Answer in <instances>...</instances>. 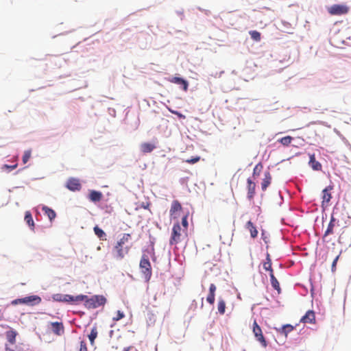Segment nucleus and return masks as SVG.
<instances>
[{"label":"nucleus","mask_w":351,"mask_h":351,"mask_svg":"<svg viewBox=\"0 0 351 351\" xmlns=\"http://www.w3.org/2000/svg\"><path fill=\"white\" fill-rule=\"evenodd\" d=\"M131 234L125 233L122 237L117 242L114 246V250L117 253V257L119 259L124 258L130 250V247H124V244L130 241Z\"/></svg>","instance_id":"f257e3e1"},{"label":"nucleus","mask_w":351,"mask_h":351,"mask_svg":"<svg viewBox=\"0 0 351 351\" xmlns=\"http://www.w3.org/2000/svg\"><path fill=\"white\" fill-rule=\"evenodd\" d=\"M139 268L143 277L146 282H149L152 276V268L148 256L143 254L141 258Z\"/></svg>","instance_id":"f03ea898"},{"label":"nucleus","mask_w":351,"mask_h":351,"mask_svg":"<svg viewBox=\"0 0 351 351\" xmlns=\"http://www.w3.org/2000/svg\"><path fill=\"white\" fill-rule=\"evenodd\" d=\"M339 214H341V215H344L347 217V213L344 210H339V209H336L333 210V213L331 215L330 221L328 223V226L327 227V229L326 230L324 237H327L328 235L332 234L334 233V227L337 225L339 226Z\"/></svg>","instance_id":"7ed1b4c3"},{"label":"nucleus","mask_w":351,"mask_h":351,"mask_svg":"<svg viewBox=\"0 0 351 351\" xmlns=\"http://www.w3.org/2000/svg\"><path fill=\"white\" fill-rule=\"evenodd\" d=\"M106 302V299L104 296L100 295H95L88 298L87 297L85 300L84 306L87 308H97L101 306H104Z\"/></svg>","instance_id":"20e7f679"},{"label":"nucleus","mask_w":351,"mask_h":351,"mask_svg":"<svg viewBox=\"0 0 351 351\" xmlns=\"http://www.w3.org/2000/svg\"><path fill=\"white\" fill-rule=\"evenodd\" d=\"M41 300H41L40 297H39L38 295H34L25 297L23 298H19V299L14 300L12 301L11 304L12 305H18V304H25L27 305L34 306V305L40 304L41 302Z\"/></svg>","instance_id":"39448f33"},{"label":"nucleus","mask_w":351,"mask_h":351,"mask_svg":"<svg viewBox=\"0 0 351 351\" xmlns=\"http://www.w3.org/2000/svg\"><path fill=\"white\" fill-rule=\"evenodd\" d=\"M333 186L329 185L326 187L322 192V207L325 209L330 206V202L332 198L331 191Z\"/></svg>","instance_id":"423d86ee"},{"label":"nucleus","mask_w":351,"mask_h":351,"mask_svg":"<svg viewBox=\"0 0 351 351\" xmlns=\"http://www.w3.org/2000/svg\"><path fill=\"white\" fill-rule=\"evenodd\" d=\"M253 333L256 338V340L261 343L262 346L263 348H266L267 346V343L263 335L261 327L258 326L256 320H254L253 323Z\"/></svg>","instance_id":"0eeeda50"},{"label":"nucleus","mask_w":351,"mask_h":351,"mask_svg":"<svg viewBox=\"0 0 351 351\" xmlns=\"http://www.w3.org/2000/svg\"><path fill=\"white\" fill-rule=\"evenodd\" d=\"M328 10L331 15H342L347 14L349 8L345 5L335 4L330 6Z\"/></svg>","instance_id":"6e6552de"},{"label":"nucleus","mask_w":351,"mask_h":351,"mask_svg":"<svg viewBox=\"0 0 351 351\" xmlns=\"http://www.w3.org/2000/svg\"><path fill=\"white\" fill-rule=\"evenodd\" d=\"M66 186L71 191H79L82 188L79 179L75 178H69Z\"/></svg>","instance_id":"1a4fd4ad"},{"label":"nucleus","mask_w":351,"mask_h":351,"mask_svg":"<svg viewBox=\"0 0 351 351\" xmlns=\"http://www.w3.org/2000/svg\"><path fill=\"white\" fill-rule=\"evenodd\" d=\"M217 287L215 284H210L208 290V294L206 297V301L211 305L214 304L215 300V292Z\"/></svg>","instance_id":"9d476101"},{"label":"nucleus","mask_w":351,"mask_h":351,"mask_svg":"<svg viewBox=\"0 0 351 351\" xmlns=\"http://www.w3.org/2000/svg\"><path fill=\"white\" fill-rule=\"evenodd\" d=\"M315 321V313L313 311H308L306 314L301 318L300 322L304 324H313Z\"/></svg>","instance_id":"9b49d317"},{"label":"nucleus","mask_w":351,"mask_h":351,"mask_svg":"<svg viewBox=\"0 0 351 351\" xmlns=\"http://www.w3.org/2000/svg\"><path fill=\"white\" fill-rule=\"evenodd\" d=\"M247 198L252 200L255 195L256 184L250 179L247 180Z\"/></svg>","instance_id":"f8f14e48"},{"label":"nucleus","mask_w":351,"mask_h":351,"mask_svg":"<svg viewBox=\"0 0 351 351\" xmlns=\"http://www.w3.org/2000/svg\"><path fill=\"white\" fill-rule=\"evenodd\" d=\"M51 326L52 331L56 335H61L64 333V326L62 322H52Z\"/></svg>","instance_id":"ddd939ff"},{"label":"nucleus","mask_w":351,"mask_h":351,"mask_svg":"<svg viewBox=\"0 0 351 351\" xmlns=\"http://www.w3.org/2000/svg\"><path fill=\"white\" fill-rule=\"evenodd\" d=\"M103 194L100 191L92 190L89 193L88 198L93 202H99L101 200Z\"/></svg>","instance_id":"4468645a"},{"label":"nucleus","mask_w":351,"mask_h":351,"mask_svg":"<svg viewBox=\"0 0 351 351\" xmlns=\"http://www.w3.org/2000/svg\"><path fill=\"white\" fill-rule=\"evenodd\" d=\"M271 182V176L269 171L265 172L264 178L261 182V189L265 191L267 188L270 185Z\"/></svg>","instance_id":"2eb2a0df"},{"label":"nucleus","mask_w":351,"mask_h":351,"mask_svg":"<svg viewBox=\"0 0 351 351\" xmlns=\"http://www.w3.org/2000/svg\"><path fill=\"white\" fill-rule=\"evenodd\" d=\"M156 147L155 144L151 143H143L141 145V150L143 154L150 153Z\"/></svg>","instance_id":"dca6fc26"},{"label":"nucleus","mask_w":351,"mask_h":351,"mask_svg":"<svg viewBox=\"0 0 351 351\" xmlns=\"http://www.w3.org/2000/svg\"><path fill=\"white\" fill-rule=\"evenodd\" d=\"M309 165L313 170L319 171L322 169V165L315 160L314 154H310Z\"/></svg>","instance_id":"f3484780"},{"label":"nucleus","mask_w":351,"mask_h":351,"mask_svg":"<svg viewBox=\"0 0 351 351\" xmlns=\"http://www.w3.org/2000/svg\"><path fill=\"white\" fill-rule=\"evenodd\" d=\"M245 228L250 231L252 238L254 239L257 237L258 230H256V228L254 226V223L251 221L247 222L245 225Z\"/></svg>","instance_id":"a211bd4d"},{"label":"nucleus","mask_w":351,"mask_h":351,"mask_svg":"<svg viewBox=\"0 0 351 351\" xmlns=\"http://www.w3.org/2000/svg\"><path fill=\"white\" fill-rule=\"evenodd\" d=\"M269 276L272 287L277 291L278 294H280L281 293V288L279 282L278 281L274 274H270Z\"/></svg>","instance_id":"6ab92c4d"},{"label":"nucleus","mask_w":351,"mask_h":351,"mask_svg":"<svg viewBox=\"0 0 351 351\" xmlns=\"http://www.w3.org/2000/svg\"><path fill=\"white\" fill-rule=\"evenodd\" d=\"M42 210L44 211L45 214L48 217L51 221L56 218V213L53 209L44 206H43Z\"/></svg>","instance_id":"aec40b11"},{"label":"nucleus","mask_w":351,"mask_h":351,"mask_svg":"<svg viewBox=\"0 0 351 351\" xmlns=\"http://www.w3.org/2000/svg\"><path fill=\"white\" fill-rule=\"evenodd\" d=\"M16 335L17 332L15 330H10L6 331V338L8 342V343H16Z\"/></svg>","instance_id":"412c9836"},{"label":"nucleus","mask_w":351,"mask_h":351,"mask_svg":"<svg viewBox=\"0 0 351 351\" xmlns=\"http://www.w3.org/2000/svg\"><path fill=\"white\" fill-rule=\"evenodd\" d=\"M97 335H98L97 327L96 326V325H95L92 328L90 333L88 335V339H89L90 342V344L92 346L94 345V342H95V339L97 337Z\"/></svg>","instance_id":"4be33fe9"},{"label":"nucleus","mask_w":351,"mask_h":351,"mask_svg":"<svg viewBox=\"0 0 351 351\" xmlns=\"http://www.w3.org/2000/svg\"><path fill=\"white\" fill-rule=\"evenodd\" d=\"M25 221L31 228L32 230L34 229V222L29 211H26L25 215Z\"/></svg>","instance_id":"5701e85b"},{"label":"nucleus","mask_w":351,"mask_h":351,"mask_svg":"<svg viewBox=\"0 0 351 351\" xmlns=\"http://www.w3.org/2000/svg\"><path fill=\"white\" fill-rule=\"evenodd\" d=\"M263 268L266 271H269V274H274V271L271 267V261L269 254H267L266 261L263 263Z\"/></svg>","instance_id":"b1692460"},{"label":"nucleus","mask_w":351,"mask_h":351,"mask_svg":"<svg viewBox=\"0 0 351 351\" xmlns=\"http://www.w3.org/2000/svg\"><path fill=\"white\" fill-rule=\"evenodd\" d=\"M217 310L221 315H223L226 311V302L221 298L218 300Z\"/></svg>","instance_id":"393cba45"},{"label":"nucleus","mask_w":351,"mask_h":351,"mask_svg":"<svg viewBox=\"0 0 351 351\" xmlns=\"http://www.w3.org/2000/svg\"><path fill=\"white\" fill-rule=\"evenodd\" d=\"M294 329V327L291 324H286L283 326L280 330L279 332L281 334H284L285 336L290 332H291Z\"/></svg>","instance_id":"a878e982"},{"label":"nucleus","mask_w":351,"mask_h":351,"mask_svg":"<svg viewBox=\"0 0 351 351\" xmlns=\"http://www.w3.org/2000/svg\"><path fill=\"white\" fill-rule=\"evenodd\" d=\"M292 141L293 137H291V136H286L278 140V142H280L282 145L286 147L289 146L291 143Z\"/></svg>","instance_id":"bb28decb"},{"label":"nucleus","mask_w":351,"mask_h":351,"mask_svg":"<svg viewBox=\"0 0 351 351\" xmlns=\"http://www.w3.org/2000/svg\"><path fill=\"white\" fill-rule=\"evenodd\" d=\"M177 85H179L182 90L186 91L189 84L187 81L183 80L182 78L177 77Z\"/></svg>","instance_id":"cd10ccee"},{"label":"nucleus","mask_w":351,"mask_h":351,"mask_svg":"<svg viewBox=\"0 0 351 351\" xmlns=\"http://www.w3.org/2000/svg\"><path fill=\"white\" fill-rule=\"evenodd\" d=\"M95 234L100 239L104 240V238L106 237V233L101 230L100 228H99L97 226L94 227L93 228Z\"/></svg>","instance_id":"c85d7f7f"},{"label":"nucleus","mask_w":351,"mask_h":351,"mask_svg":"<svg viewBox=\"0 0 351 351\" xmlns=\"http://www.w3.org/2000/svg\"><path fill=\"white\" fill-rule=\"evenodd\" d=\"M251 38L252 40L256 41V42H259L261 39V34L260 32H258V31L256 30H252V31H250L249 32Z\"/></svg>","instance_id":"c756f323"},{"label":"nucleus","mask_w":351,"mask_h":351,"mask_svg":"<svg viewBox=\"0 0 351 351\" xmlns=\"http://www.w3.org/2000/svg\"><path fill=\"white\" fill-rule=\"evenodd\" d=\"M263 169V165L261 163H258L254 168L253 176H258Z\"/></svg>","instance_id":"7c9ffc66"},{"label":"nucleus","mask_w":351,"mask_h":351,"mask_svg":"<svg viewBox=\"0 0 351 351\" xmlns=\"http://www.w3.org/2000/svg\"><path fill=\"white\" fill-rule=\"evenodd\" d=\"M5 351H20L18 348L16 343H6L5 344Z\"/></svg>","instance_id":"2f4dec72"},{"label":"nucleus","mask_w":351,"mask_h":351,"mask_svg":"<svg viewBox=\"0 0 351 351\" xmlns=\"http://www.w3.org/2000/svg\"><path fill=\"white\" fill-rule=\"evenodd\" d=\"M31 155H32L31 150H26V151H25L24 154H23V158H22V160H23V164H26L28 162V160L31 158Z\"/></svg>","instance_id":"473e14b6"},{"label":"nucleus","mask_w":351,"mask_h":351,"mask_svg":"<svg viewBox=\"0 0 351 351\" xmlns=\"http://www.w3.org/2000/svg\"><path fill=\"white\" fill-rule=\"evenodd\" d=\"M87 295H79L77 296H73V300H72V302H82L86 300Z\"/></svg>","instance_id":"72a5a7b5"},{"label":"nucleus","mask_w":351,"mask_h":351,"mask_svg":"<svg viewBox=\"0 0 351 351\" xmlns=\"http://www.w3.org/2000/svg\"><path fill=\"white\" fill-rule=\"evenodd\" d=\"M187 217H188L187 215H183L182 217V226L184 228V230H183L184 232L185 230H186L187 228H188Z\"/></svg>","instance_id":"f704fd0d"},{"label":"nucleus","mask_w":351,"mask_h":351,"mask_svg":"<svg viewBox=\"0 0 351 351\" xmlns=\"http://www.w3.org/2000/svg\"><path fill=\"white\" fill-rule=\"evenodd\" d=\"M200 157L198 156H192L191 158L186 160V162L190 164H195L199 161Z\"/></svg>","instance_id":"c9c22d12"},{"label":"nucleus","mask_w":351,"mask_h":351,"mask_svg":"<svg viewBox=\"0 0 351 351\" xmlns=\"http://www.w3.org/2000/svg\"><path fill=\"white\" fill-rule=\"evenodd\" d=\"M17 166H18L17 163H16L15 165H4L2 167V169H6L8 171H10L15 169L17 167Z\"/></svg>","instance_id":"e433bc0d"},{"label":"nucleus","mask_w":351,"mask_h":351,"mask_svg":"<svg viewBox=\"0 0 351 351\" xmlns=\"http://www.w3.org/2000/svg\"><path fill=\"white\" fill-rule=\"evenodd\" d=\"M125 317V315L123 312L121 311H117V316L113 318L114 321H119L121 319H123Z\"/></svg>","instance_id":"4c0bfd02"},{"label":"nucleus","mask_w":351,"mask_h":351,"mask_svg":"<svg viewBox=\"0 0 351 351\" xmlns=\"http://www.w3.org/2000/svg\"><path fill=\"white\" fill-rule=\"evenodd\" d=\"M53 299L55 300V301H58V302H64V300H63V295L62 294H54L53 295Z\"/></svg>","instance_id":"58836bf2"},{"label":"nucleus","mask_w":351,"mask_h":351,"mask_svg":"<svg viewBox=\"0 0 351 351\" xmlns=\"http://www.w3.org/2000/svg\"><path fill=\"white\" fill-rule=\"evenodd\" d=\"M176 239V224H174L172 227V232H171V238L170 241V243H173V241Z\"/></svg>","instance_id":"ea45409f"},{"label":"nucleus","mask_w":351,"mask_h":351,"mask_svg":"<svg viewBox=\"0 0 351 351\" xmlns=\"http://www.w3.org/2000/svg\"><path fill=\"white\" fill-rule=\"evenodd\" d=\"M64 302H72L73 300V296L71 295H63Z\"/></svg>","instance_id":"a19ab883"},{"label":"nucleus","mask_w":351,"mask_h":351,"mask_svg":"<svg viewBox=\"0 0 351 351\" xmlns=\"http://www.w3.org/2000/svg\"><path fill=\"white\" fill-rule=\"evenodd\" d=\"M80 351H88V348L86 343L84 341L80 342Z\"/></svg>","instance_id":"79ce46f5"},{"label":"nucleus","mask_w":351,"mask_h":351,"mask_svg":"<svg viewBox=\"0 0 351 351\" xmlns=\"http://www.w3.org/2000/svg\"><path fill=\"white\" fill-rule=\"evenodd\" d=\"M339 256H337L333 261L332 263V270L334 271L336 269V265H337V261L339 259Z\"/></svg>","instance_id":"37998d69"},{"label":"nucleus","mask_w":351,"mask_h":351,"mask_svg":"<svg viewBox=\"0 0 351 351\" xmlns=\"http://www.w3.org/2000/svg\"><path fill=\"white\" fill-rule=\"evenodd\" d=\"M176 211V201H173L171 204V210H170V212H171V215L172 216L173 215V213Z\"/></svg>","instance_id":"c03bdc74"},{"label":"nucleus","mask_w":351,"mask_h":351,"mask_svg":"<svg viewBox=\"0 0 351 351\" xmlns=\"http://www.w3.org/2000/svg\"><path fill=\"white\" fill-rule=\"evenodd\" d=\"M10 327L8 325L0 324V335H1V332L4 330H8Z\"/></svg>","instance_id":"a18cd8bd"},{"label":"nucleus","mask_w":351,"mask_h":351,"mask_svg":"<svg viewBox=\"0 0 351 351\" xmlns=\"http://www.w3.org/2000/svg\"><path fill=\"white\" fill-rule=\"evenodd\" d=\"M149 206V203H147L146 204H143V207L145 208V209H147L148 207Z\"/></svg>","instance_id":"49530a36"},{"label":"nucleus","mask_w":351,"mask_h":351,"mask_svg":"<svg viewBox=\"0 0 351 351\" xmlns=\"http://www.w3.org/2000/svg\"><path fill=\"white\" fill-rule=\"evenodd\" d=\"M3 312L0 310V321H1V319H3Z\"/></svg>","instance_id":"de8ad7c7"},{"label":"nucleus","mask_w":351,"mask_h":351,"mask_svg":"<svg viewBox=\"0 0 351 351\" xmlns=\"http://www.w3.org/2000/svg\"><path fill=\"white\" fill-rule=\"evenodd\" d=\"M176 208H177V211L178 210V209H181V205L180 204H178V202H177Z\"/></svg>","instance_id":"09e8293b"},{"label":"nucleus","mask_w":351,"mask_h":351,"mask_svg":"<svg viewBox=\"0 0 351 351\" xmlns=\"http://www.w3.org/2000/svg\"><path fill=\"white\" fill-rule=\"evenodd\" d=\"M176 115H177V117H180V118H181V117H184L182 114H181L178 113V112H177V113H176Z\"/></svg>","instance_id":"8fccbe9b"},{"label":"nucleus","mask_w":351,"mask_h":351,"mask_svg":"<svg viewBox=\"0 0 351 351\" xmlns=\"http://www.w3.org/2000/svg\"><path fill=\"white\" fill-rule=\"evenodd\" d=\"M130 347H128V348H124V350H123V351H129V350H130Z\"/></svg>","instance_id":"3c124183"}]
</instances>
